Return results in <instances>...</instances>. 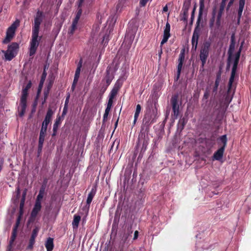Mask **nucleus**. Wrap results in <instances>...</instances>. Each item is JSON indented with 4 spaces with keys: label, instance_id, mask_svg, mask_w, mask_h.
<instances>
[{
    "label": "nucleus",
    "instance_id": "44",
    "mask_svg": "<svg viewBox=\"0 0 251 251\" xmlns=\"http://www.w3.org/2000/svg\"><path fill=\"white\" fill-rule=\"evenodd\" d=\"M138 234V232L137 231H135L134 232V239H135L137 238Z\"/></svg>",
    "mask_w": 251,
    "mask_h": 251
},
{
    "label": "nucleus",
    "instance_id": "16",
    "mask_svg": "<svg viewBox=\"0 0 251 251\" xmlns=\"http://www.w3.org/2000/svg\"><path fill=\"white\" fill-rule=\"evenodd\" d=\"M246 0H239V8L238 9V21H240V19L242 16V12L244 10V6L245 4Z\"/></svg>",
    "mask_w": 251,
    "mask_h": 251
},
{
    "label": "nucleus",
    "instance_id": "19",
    "mask_svg": "<svg viewBox=\"0 0 251 251\" xmlns=\"http://www.w3.org/2000/svg\"><path fill=\"white\" fill-rule=\"evenodd\" d=\"M45 246L47 251H51L53 248V239L51 238L48 239L46 242Z\"/></svg>",
    "mask_w": 251,
    "mask_h": 251
},
{
    "label": "nucleus",
    "instance_id": "11",
    "mask_svg": "<svg viewBox=\"0 0 251 251\" xmlns=\"http://www.w3.org/2000/svg\"><path fill=\"white\" fill-rule=\"evenodd\" d=\"M170 25L168 22H167L166 24L164 32H163V37L162 40L161 42V46H162L163 44L166 43L169 37H170Z\"/></svg>",
    "mask_w": 251,
    "mask_h": 251
},
{
    "label": "nucleus",
    "instance_id": "32",
    "mask_svg": "<svg viewBox=\"0 0 251 251\" xmlns=\"http://www.w3.org/2000/svg\"><path fill=\"white\" fill-rule=\"evenodd\" d=\"M25 198H23L21 200V203H20V210L21 215H22L23 214V209L24 204H25Z\"/></svg>",
    "mask_w": 251,
    "mask_h": 251
},
{
    "label": "nucleus",
    "instance_id": "28",
    "mask_svg": "<svg viewBox=\"0 0 251 251\" xmlns=\"http://www.w3.org/2000/svg\"><path fill=\"white\" fill-rule=\"evenodd\" d=\"M118 91V89L117 87H114L110 92L109 98L113 100L115 97L116 96Z\"/></svg>",
    "mask_w": 251,
    "mask_h": 251
},
{
    "label": "nucleus",
    "instance_id": "41",
    "mask_svg": "<svg viewBox=\"0 0 251 251\" xmlns=\"http://www.w3.org/2000/svg\"><path fill=\"white\" fill-rule=\"evenodd\" d=\"M78 78H79V77L75 76L73 84V85H72V88L73 89H74L75 88V85L76 83H77V82L78 81Z\"/></svg>",
    "mask_w": 251,
    "mask_h": 251
},
{
    "label": "nucleus",
    "instance_id": "3",
    "mask_svg": "<svg viewBox=\"0 0 251 251\" xmlns=\"http://www.w3.org/2000/svg\"><path fill=\"white\" fill-rule=\"evenodd\" d=\"M31 87V82L29 81L25 86L23 87L20 100V104L18 107L19 114L22 117L25 111L26 107V100L28 96V91Z\"/></svg>",
    "mask_w": 251,
    "mask_h": 251
},
{
    "label": "nucleus",
    "instance_id": "45",
    "mask_svg": "<svg viewBox=\"0 0 251 251\" xmlns=\"http://www.w3.org/2000/svg\"><path fill=\"white\" fill-rule=\"evenodd\" d=\"M233 2L229 1L227 4V9L229 8L233 4Z\"/></svg>",
    "mask_w": 251,
    "mask_h": 251
},
{
    "label": "nucleus",
    "instance_id": "36",
    "mask_svg": "<svg viewBox=\"0 0 251 251\" xmlns=\"http://www.w3.org/2000/svg\"><path fill=\"white\" fill-rule=\"evenodd\" d=\"M60 124V118L59 117L58 119H56L55 123L53 125V130H55L57 128L58 125Z\"/></svg>",
    "mask_w": 251,
    "mask_h": 251
},
{
    "label": "nucleus",
    "instance_id": "31",
    "mask_svg": "<svg viewBox=\"0 0 251 251\" xmlns=\"http://www.w3.org/2000/svg\"><path fill=\"white\" fill-rule=\"evenodd\" d=\"M39 228L38 227H35L32 231V235H31V237H32L33 238H35L37 235V234H38V232H39Z\"/></svg>",
    "mask_w": 251,
    "mask_h": 251
},
{
    "label": "nucleus",
    "instance_id": "13",
    "mask_svg": "<svg viewBox=\"0 0 251 251\" xmlns=\"http://www.w3.org/2000/svg\"><path fill=\"white\" fill-rule=\"evenodd\" d=\"M171 103L175 116H177L178 113L179 105L177 100V98L174 96L171 99Z\"/></svg>",
    "mask_w": 251,
    "mask_h": 251
},
{
    "label": "nucleus",
    "instance_id": "4",
    "mask_svg": "<svg viewBox=\"0 0 251 251\" xmlns=\"http://www.w3.org/2000/svg\"><path fill=\"white\" fill-rule=\"evenodd\" d=\"M18 49L19 45L16 43H13L8 47L6 51L2 50L4 54L5 59L11 60L17 54Z\"/></svg>",
    "mask_w": 251,
    "mask_h": 251
},
{
    "label": "nucleus",
    "instance_id": "6",
    "mask_svg": "<svg viewBox=\"0 0 251 251\" xmlns=\"http://www.w3.org/2000/svg\"><path fill=\"white\" fill-rule=\"evenodd\" d=\"M19 25V22L16 20L8 28L6 31V37L3 41L4 44H7L14 37L16 29Z\"/></svg>",
    "mask_w": 251,
    "mask_h": 251
},
{
    "label": "nucleus",
    "instance_id": "29",
    "mask_svg": "<svg viewBox=\"0 0 251 251\" xmlns=\"http://www.w3.org/2000/svg\"><path fill=\"white\" fill-rule=\"evenodd\" d=\"M235 36L234 34H232L231 37V43L229 46V51L233 50L235 47Z\"/></svg>",
    "mask_w": 251,
    "mask_h": 251
},
{
    "label": "nucleus",
    "instance_id": "48",
    "mask_svg": "<svg viewBox=\"0 0 251 251\" xmlns=\"http://www.w3.org/2000/svg\"><path fill=\"white\" fill-rule=\"evenodd\" d=\"M69 96H68L67 98H66V100H65V107L67 106V103L69 101Z\"/></svg>",
    "mask_w": 251,
    "mask_h": 251
},
{
    "label": "nucleus",
    "instance_id": "33",
    "mask_svg": "<svg viewBox=\"0 0 251 251\" xmlns=\"http://www.w3.org/2000/svg\"><path fill=\"white\" fill-rule=\"evenodd\" d=\"M35 238H33L32 237H31L30 238V241H29V245L27 247V248L28 249H31L32 248H33V246L35 243Z\"/></svg>",
    "mask_w": 251,
    "mask_h": 251
},
{
    "label": "nucleus",
    "instance_id": "52",
    "mask_svg": "<svg viewBox=\"0 0 251 251\" xmlns=\"http://www.w3.org/2000/svg\"><path fill=\"white\" fill-rule=\"evenodd\" d=\"M63 115H65L66 114V107L65 106L63 111Z\"/></svg>",
    "mask_w": 251,
    "mask_h": 251
},
{
    "label": "nucleus",
    "instance_id": "5",
    "mask_svg": "<svg viewBox=\"0 0 251 251\" xmlns=\"http://www.w3.org/2000/svg\"><path fill=\"white\" fill-rule=\"evenodd\" d=\"M220 141L223 144V146L220 148L213 154V158L216 160H220L223 156L225 148L227 145V137L226 135H222L220 138Z\"/></svg>",
    "mask_w": 251,
    "mask_h": 251
},
{
    "label": "nucleus",
    "instance_id": "22",
    "mask_svg": "<svg viewBox=\"0 0 251 251\" xmlns=\"http://www.w3.org/2000/svg\"><path fill=\"white\" fill-rule=\"evenodd\" d=\"M141 107L140 104H137L136 106V111L134 114V121H133V124L135 125L137 120L138 119V117L139 116V115L141 112Z\"/></svg>",
    "mask_w": 251,
    "mask_h": 251
},
{
    "label": "nucleus",
    "instance_id": "38",
    "mask_svg": "<svg viewBox=\"0 0 251 251\" xmlns=\"http://www.w3.org/2000/svg\"><path fill=\"white\" fill-rule=\"evenodd\" d=\"M43 82H40V84H39V85L38 92H37V97H39V94H40V93L41 92V90H42V88L43 87Z\"/></svg>",
    "mask_w": 251,
    "mask_h": 251
},
{
    "label": "nucleus",
    "instance_id": "14",
    "mask_svg": "<svg viewBox=\"0 0 251 251\" xmlns=\"http://www.w3.org/2000/svg\"><path fill=\"white\" fill-rule=\"evenodd\" d=\"M41 208V203L35 202L34 206L31 213V217L33 219H34L38 214V212L40 211Z\"/></svg>",
    "mask_w": 251,
    "mask_h": 251
},
{
    "label": "nucleus",
    "instance_id": "57",
    "mask_svg": "<svg viewBox=\"0 0 251 251\" xmlns=\"http://www.w3.org/2000/svg\"><path fill=\"white\" fill-rule=\"evenodd\" d=\"M117 124H118V120L117 121V122L116 123V126H117Z\"/></svg>",
    "mask_w": 251,
    "mask_h": 251
},
{
    "label": "nucleus",
    "instance_id": "8",
    "mask_svg": "<svg viewBox=\"0 0 251 251\" xmlns=\"http://www.w3.org/2000/svg\"><path fill=\"white\" fill-rule=\"evenodd\" d=\"M81 14H82V10L81 8H79L76 12V14L75 17V18L74 19V20L73 22L72 25L71 29L69 31V33L73 34L74 33L76 29L77 25L78 22L79 20V18L80 17Z\"/></svg>",
    "mask_w": 251,
    "mask_h": 251
},
{
    "label": "nucleus",
    "instance_id": "50",
    "mask_svg": "<svg viewBox=\"0 0 251 251\" xmlns=\"http://www.w3.org/2000/svg\"><path fill=\"white\" fill-rule=\"evenodd\" d=\"M208 96H209V94L207 92H205L204 94V97L205 98V99H207L208 97Z\"/></svg>",
    "mask_w": 251,
    "mask_h": 251
},
{
    "label": "nucleus",
    "instance_id": "15",
    "mask_svg": "<svg viewBox=\"0 0 251 251\" xmlns=\"http://www.w3.org/2000/svg\"><path fill=\"white\" fill-rule=\"evenodd\" d=\"M236 72V71L231 70V75L228 84V93H230V91L232 89V87L234 86L233 83L234 81Z\"/></svg>",
    "mask_w": 251,
    "mask_h": 251
},
{
    "label": "nucleus",
    "instance_id": "27",
    "mask_svg": "<svg viewBox=\"0 0 251 251\" xmlns=\"http://www.w3.org/2000/svg\"><path fill=\"white\" fill-rule=\"evenodd\" d=\"M82 60H80L77 65V67L75 71V76H78V77L79 76L81 68L82 67Z\"/></svg>",
    "mask_w": 251,
    "mask_h": 251
},
{
    "label": "nucleus",
    "instance_id": "40",
    "mask_svg": "<svg viewBox=\"0 0 251 251\" xmlns=\"http://www.w3.org/2000/svg\"><path fill=\"white\" fill-rule=\"evenodd\" d=\"M113 99H111L109 98L108 101L107 105V108H111L113 104Z\"/></svg>",
    "mask_w": 251,
    "mask_h": 251
},
{
    "label": "nucleus",
    "instance_id": "20",
    "mask_svg": "<svg viewBox=\"0 0 251 251\" xmlns=\"http://www.w3.org/2000/svg\"><path fill=\"white\" fill-rule=\"evenodd\" d=\"M46 133V132H43V131L42 132V131H40L39 139V148L40 149H42V148L43 147Z\"/></svg>",
    "mask_w": 251,
    "mask_h": 251
},
{
    "label": "nucleus",
    "instance_id": "30",
    "mask_svg": "<svg viewBox=\"0 0 251 251\" xmlns=\"http://www.w3.org/2000/svg\"><path fill=\"white\" fill-rule=\"evenodd\" d=\"M53 114V111L50 109L49 108L45 118L50 121L51 118Z\"/></svg>",
    "mask_w": 251,
    "mask_h": 251
},
{
    "label": "nucleus",
    "instance_id": "59",
    "mask_svg": "<svg viewBox=\"0 0 251 251\" xmlns=\"http://www.w3.org/2000/svg\"><path fill=\"white\" fill-rule=\"evenodd\" d=\"M119 7H118V5L117 6V10L118 9Z\"/></svg>",
    "mask_w": 251,
    "mask_h": 251
},
{
    "label": "nucleus",
    "instance_id": "53",
    "mask_svg": "<svg viewBox=\"0 0 251 251\" xmlns=\"http://www.w3.org/2000/svg\"><path fill=\"white\" fill-rule=\"evenodd\" d=\"M17 193H18V195H19L20 193V189L19 188H17Z\"/></svg>",
    "mask_w": 251,
    "mask_h": 251
},
{
    "label": "nucleus",
    "instance_id": "56",
    "mask_svg": "<svg viewBox=\"0 0 251 251\" xmlns=\"http://www.w3.org/2000/svg\"><path fill=\"white\" fill-rule=\"evenodd\" d=\"M234 0H229V1H232V2H234Z\"/></svg>",
    "mask_w": 251,
    "mask_h": 251
},
{
    "label": "nucleus",
    "instance_id": "37",
    "mask_svg": "<svg viewBox=\"0 0 251 251\" xmlns=\"http://www.w3.org/2000/svg\"><path fill=\"white\" fill-rule=\"evenodd\" d=\"M43 82H40V84H39V85L38 92H37V97H39V94H40V93L41 92V90H42V88L43 87Z\"/></svg>",
    "mask_w": 251,
    "mask_h": 251
},
{
    "label": "nucleus",
    "instance_id": "9",
    "mask_svg": "<svg viewBox=\"0 0 251 251\" xmlns=\"http://www.w3.org/2000/svg\"><path fill=\"white\" fill-rule=\"evenodd\" d=\"M184 52H185V50L182 49L181 51L180 54H179V57L178 59L179 62H178V65L177 66V75H176V77L175 78L176 80H177L179 77L180 72H181V68L182 67L183 62L184 60Z\"/></svg>",
    "mask_w": 251,
    "mask_h": 251
},
{
    "label": "nucleus",
    "instance_id": "49",
    "mask_svg": "<svg viewBox=\"0 0 251 251\" xmlns=\"http://www.w3.org/2000/svg\"><path fill=\"white\" fill-rule=\"evenodd\" d=\"M227 0H222L221 4L226 5Z\"/></svg>",
    "mask_w": 251,
    "mask_h": 251
},
{
    "label": "nucleus",
    "instance_id": "12",
    "mask_svg": "<svg viewBox=\"0 0 251 251\" xmlns=\"http://www.w3.org/2000/svg\"><path fill=\"white\" fill-rule=\"evenodd\" d=\"M113 78V75L111 72L110 69H107L106 70V74L105 76L102 79V82L105 85L106 87L105 90L107 88V87L109 85L111 82L112 81Z\"/></svg>",
    "mask_w": 251,
    "mask_h": 251
},
{
    "label": "nucleus",
    "instance_id": "39",
    "mask_svg": "<svg viewBox=\"0 0 251 251\" xmlns=\"http://www.w3.org/2000/svg\"><path fill=\"white\" fill-rule=\"evenodd\" d=\"M48 125H47V124H44V123H42V127H41V131H42V132L43 131V132H46L47 127H48Z\"/></svg>",
    "mask_w": 251,
    "mask_h": 251
},
{
    "label": "nucleus",
    "instance_id": "2",
    "mask_svg": "<svg viewBox=\"0 0 251 251\" xmlns=\"http://www.w3.org/2000/svg\"><path fill=\"white\" fill-rule=\"evenodd\" d=\"M204 8V4L203 1H200V6L199 9V17L197 21V25L192 39V50H196L197 47L198 39L199 37V32L200 30V23L202 20L201 15L203 9Z\"/></svg>",
    "mask_w": 251,
    "mask_h": 251
},
{
    "label": "nucleus",
    "instance_id": "21",
    "mask_svg": "<svg viewBox=\"0 0 251 251\" xmlns=\"http://www.w3.org/2000/svg\"><path fill=\"white\" fill-rule=\"evenodd\" d=\"M80 220V217L78 215H75L72 222V225L74 228H76L78 227L79 223Z\"/></svg>",
    "mask_w": 251,
    "mask_h": 251
},
{
    "label": "nucleus",
    "instance_id": "51",
    "mask_svg": "<svg viewBox=\"0 0 251 251\" xmlns=\"http://www.w3.org/2000/svg\"><path fill=\"white\" fill-rule=\"evenodd\" d=\"M45 78H46V75H45V77H42L40 82H42L43 84H44Z\"/></svg>",
    "mask_w": 251,
    "mask_h": 251
},
{
    "label": "nucleus",
    "instance_id": "55",
    "mask_svg": "<svg viewBox=\"0 0 251 251\" xmlns=\"http://www.w3.org/2000/svg\"><path fill=\"white\" fill-rule=\"evenodd\" d=\"M25 194H26V192H25L24 193V194H23V198H25Z\"/></svg>",
    "mask_w": 251,
    "mask_h": 251
},
{
    "label": "nucleus",
    "instance_id": "54",
    "mask_svg": "<svg viewBox=\"0 0 251 251\" xmlns=\"http://www.w3.org/2000/svg\"><path fill=\"white\" fill-rule=\"evenodd\" d=\"M46 75V74L45 72L43 73V75H42V77H45V75Z\"/></svg>",
    "mask_w": 251,
    "mask_h": 251
},
{
    "label": "nucleus",
    "instance_id": "58",
    "mask_svg": "<svg viewBox=\"0 0 251 251\" xmlns=\"http://www.w3.org/2000/svg\"><path fill=\"white\" fill-rule=\"evenodd\" d=\"M193 18V14H192V16H191V19Z\"/></svg>",
    "mask_w": 251,
    "mask_h": 251
},
{
    "label": "nucleus",
    "instance_id": "26",
    "mask_svg": "<svg viewBox=\"0 0 251 251\" xmlns=\"http://www.w3.org/2000/svg\"><path fill=\"white\" fill-rule=\"evenodd\" d=\"M225 6H226V5H224H224H223L222 4H220V9H219V11L218 12V14L217 17V22H219L220 19H221L222 13H223V12L224 11V10L225 9Z\"/></svg>",
    "mask_w": 251,
    "mask_h": 251
},
{
    "label": "nucleus",
    "instance_id": "42",
    "mask_svg": "<svg viewBox=\"0 0 251 251\" xmlns=\"http://www.w3.org/2000/svg\"><path fill=\"white\" fill-rule=\"evenodd\" d=\"M148 1L149 0H140V4L141 6H144Z\"/></svg>",
    "mask_w": 251,
    "mask_h": 251
},
{
    "label": "nucleus",
    "instance_id": "46",
    "mask_svg": "<svg viewBox=\"0 0 251 251\" xmlns=\"http://www.w3.org/2000/svg\"><path fill=\"white\" fill-rule=\"evenodd\" d=\"M168 6L167 5H166V6H165L164 7H163V12H167L168 11Z\"/></svg>",
    "mask_w": 251,
    "mask_h": 251
},
{
    "label": "nucleus",
    "instance_id": "43",
    "mask_svg": "<svg viewBox=\"0 0 251 251\" xmlns=\"http://www.w3.org/2000/svg\"><path fill=\"white\" fill-rule=\"evenodd\" d=\"M50 122V121L49 120H47V119L45 118L44 121H43V123H44V124L48 125Z\"/></svg>",
    "mask_w": 251,
    "mask_h": 251
},
{
    "label": "nucleus",
    "instance_id": "7",
    "mask_svg": "<svg viewBox=\"0 0 251 251\" xmlns=\"http://www.w3.org/2000/svg\"><path fill=\"white\" fill-rule=\"evenodd\" d=\"M210 44L208 42H204L200 50V58L201 62V66L203 67L205 65L207 58L209 55V51Z\"/></svg>",
    "mask_w": 251,
    "mask_h": 251
},
{
    "label": "nucleus",
    "instance_id": "24",
    "mask_svg": "<svg viewBox=\"0 0 251 251\" xmlns=\"http://www.w3.org/2000/svg\"><path fill=\"white\" fill-rule=\"evenodd\" d=\"M18 222H19L18 221V222L17 223V226L13 229V231L12 232V235L11 236V239L10 241V247L12 246V244L13 243V242L14 241V240L16 238V234H17V229L16 228H17V226H18Z\"/></svg>",
    "mask_w": 251,
    "mask_h": 251
},
{
    "label": "nucleus",
    "instance_id": "10",
    "mask_svg": "<svg viewBox=\"0 0 251 251\" xmlns=\"http://www.w3.org/2000/svg\"><path fill=\"white\" fill-rule=\"evenodd\" d=\"M188 17V8L187 7V5L184 4V7L182 9V13L180 15V21H182L184 25H185V30H186V28L187 25V19Z\"/></svg>",
    "mask_w": 251,
    "mask_h": 251
},
{
    "label": "nucleus",
    "instance_id": "47",
    "mask_svg": "<svg viewBox=\"0 0 251 251\" xmlns=\"http://www.w3.org/2000/svg\"><path fill=\"white\" fill-rule=\"evenodd\" d=\"M83 0H79V3H78V7L79 8L81 6V5L83 2Z\"/></svg>",
    "mask_w": 251,
    "mask_h": 251
},
{
    "label": "nucleus",
    "instance_id": "23",
    "mask_svg": "<svg viewBox=\"0 0 251 251\" xmlns=\"http://www.w3.org/2000/svg\"><path fill=\"white\" fill-rule=\"evenodd\" d=\"M44 196V189L42 188L40 190L39 194L38 195L36 201L42 203V200Z\"/></svg>",
    "mask_w": 251,
    "mask_h": 251
},
{
    "label": "nucleus",
    "instance_id": "34",
    "mask_svg": "<svg viewBox=\"0 0 251 251\" xmlns=\"http://www.w3.org/2000/svg\"><path fill=\"white\" fill-rule=\"evenodd\" d=\"M51 84H50L48 87V88L47 89V90H46L44 92V101L43 102V103L45 101V100H46L47 97H48V94L49 93V91H50V88L51 87Z\"/></svg>",
    "mask_w": 251,
    "mask_h": 251
},
{
    "label": "nucleus",
    "instance_id": "18",
    "mask_svg": "<svg viewBox=\"0 0 251 251\" xmlns=\"http://www.w3.org/2000/svg\"><path fill=\"white\" fill-rule=\"evenodd\" d=\"M96 190L95 188H92L91 190V191L90 192V193H89L88 194V198H87V204H88L89 205H90V204L91 203V202H92V201L94 198V197L95 196V194H96Z\"/></svg>",
    "mask_w": 251,
    "mask_h": 251
},
{
    "label": "nucleus",
    "instance_id": "1",
    "mask_svg": "<svg viewBox=\"0 0 251 251\" xmlns=\"http://www.w3.org/2000/svg\"><path fill=\"white\" fill-rule=\"evenodd\" d=\"M42 21V14L38 12L34 20V24L32 28V38L30 44L29 55H33L39 46L41 36H39V27Z\"/></svg>",
    "mask_w": 251,
    "mask_h": 251
},
{
    "label": "nucleus",
    "instance_id": "17",
    "mask_svg": "<svg viewBox=\"0 0 251 251\" xmlns=\"http://www.w3.org/2000/svg\"><path fill=\"white\" fill-rule=\"evenodd\" d=\"M241 54V50H239L235 54L234 63L233 65V67L232 68V70L237 71V66L239 63L240 56Z\"/></svg>",
    "mask_w": 251,
    "mask_h": 251
},
{
    "label": "nucleus",
    "instance_id": "25",
    "mask_svg": "<svg viewBox=\"0 0 251 251\" xmlns=\"http://www.w3.org/2000/svg\"><path fill=\"white\" fill-rule=\"evenodd\" d=\"M220 81V75H218L215 80L214 86L213 88V92L216 93Z\"/></svg>",
    "mask_w": 251,
    "mask_h": 251
},
{
    "label": "nucleus",
    "instance_id": "35",
    "mask_svg": "<svg viewBox=\"0 0 251 251\" xmlns=\"http://www.w3.org/2000/svg\"><path fill=\"white\" fill-rule=\"evenodd\" d=\"M110 110H111L110 108H107V107L106 108L104 114L103 115V120H106Z\"/></svg>",
    "mask_w": 251,
    "mask_h": 251
}]
</instances>
